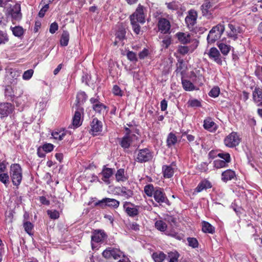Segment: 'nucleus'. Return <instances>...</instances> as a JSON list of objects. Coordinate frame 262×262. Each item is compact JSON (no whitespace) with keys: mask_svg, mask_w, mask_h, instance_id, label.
Segmentation results:
<instances>
[{"mask_svg":"<svg viewBox=\"0 0 262 262\" xmlns=\"http://www.w3.org/2000/svg\"><path fill=\"white\" fill-rule=\"evenodd\" d=\"M129 19L134 32L136 34H139L141 29L139 23L143 24L145 23L143 7L141 5H139L135 12L130 15Z\"/></svg>","mask_w":262,"mask_h":262,"instance_id":"obj_1","label":"nucleus"},{"mask_svg":"<svg viewBox=\"0 0 262 262\" xmlns=\"http://www.w3.org/2000/svg\"><path fill=\"white\" fill-rule=\"evenodd\" d=\"M10 174L13 184L18 186L22 180V169L18 164H13L10 166Z\"/></svg>","mask_w":262,"mask_h":262,"instance_id":"obj_2","label":"nucleus"},{"mask_svg":"<svg viewBox=\"0 0 262 262\" xmlns=\"http://www.w3.org/2000/svg\"><path fill=\"white\" fill-rule=\"evenodd\" d=\"M225 31V26L221 24H219L214 26L208 35L207 40L209 43H214L215 41L219 39Z\"/></svg>","mask_w":262,"mask_h":262,"instance_id":"obj_3","label":"nucleus"},{"mask_svg":"<svg viewBox=\"0 0 262 262\" xmlns=\"http://www.w3.org/2000/svg\"><path fill=\"white\" fill-rule=\"evenodd\" d=\"M102 255L106 259L113 258L115 260H118L122 257H124L123 253L119 249L112 247H108L104 250L102 252Z\"/></svg>","mask_w":262,"mask_h":262,"instance_id":"obj_4","label":"nucleus"},{"mask_svg":"<svg viewBox=\"0 0 262 262\" xmlns=\"http://www.w3.org/2000/svg\"><path fill=\"white\" fill-rule=\"evenodd\" d=\"M136 152H137L136 160L138 162H146L152 158V152L148 148L136 150Z\"/></svg>","mask_w":262,"mask_h":262,"instance_id":"obj_5","label":"nucleus"},{"mask_svg":"<svg viewBox=\"0 0 262 262\" xmlns=\"http://www.w3.org/2000/svg\"><path fill=\"white\" fill-rule=\"evenodd\" d=\"M120 204L119 201L114 199L105 198L95 203L96 206H99L102 208L107 206L114 208H117Z\"/></svg>","mask_w":262,"mask_h":262,"instance_id":"obj_6","label":"nucleus"},{"mask_svg":"<svg viewBox=\"0 0 262 262\" xmlns=\"http://www.w3.org/2000/svg\"><path fill=\"white\" fill-rule=\"evenodd\" d=\"M153 196L155 201L160 205L163 203H165L168 206L170 205V202L166 196L162 188L157 187Z\"/></svg>","mask_w":262,"mask_h":262,"instance_id":"obj_7","label":"nucleus"},{"mask_svg":"<svg viewBox=\"0 0 262 262\" xmlns=\"http://www.w3.org/2000/svg\"><path fill=\"white\" fill-rule=\"evenodd\" d=\"M139 208L138 206L129 202H125L123 204L125 212L130 217H135L139 214Z\"/></svg>","mask_w":262,"mask_h":262,"instance_id":"obj_8","label":"nucleus"},{"mask_svg":"<svg viewBox=\"0 0 262 262\" xmlns=\"http://www.w3.org/2000/svg\"><path fill=\"white\" fill-rule=\"evenodd\" d=\"M240 139L235 132L231 133L224 139L225 145L229 147H233L238 145Z\"/></svg>","mask_w":262,"mask_h":262,"instance_id":"obj_9","label":"nucleus"},{"mask_svg":"<svg viewBox=\"0 0 262 262\" xmlns=\"http://www.w3.org/2000/svg\"><path fill=\"white\" fill-rule=\"evenodd\" d=\"M209 57L219 65L222 64V59L219 50L214 47L210 49L207 53Z\"/></svg>","mask_w":262,"mask_h":262,"instance_id":"obj_10","label":"nucleus"},{"mask_svg":"<svg viewBox=\"0 0 262 262\" xmlns=\"http://www.w3.org/2000/svg\"><path fill=\"white\" fill-rule=\"evenodd\" d=\"M7 11L13 19L18 20L21 18L22 14L20 12V4H16L12 8L8 9Z\"/></svg>","mask_w":262,"mask_h":262,"instance_id":"obj_11","label":"nucleus"},{"mask_svg":"<svg viewBox=\"0 0 262 262\" xmlns=\"http://www.w3.org/2000/svg\"><path fill=\"white\" fill-rule=\"evenodd\" d=\"M107 235L102 230H95L91 237L92 241L96 243L103 242L107 238Z\"/></svg>","mask_w":262,"mask_h":262,"instance_id":"obj_12","label":"nucleus"},{"mask_svg":"<svg viewBox=\"0 0 262 262\" xmlns=\"http://www.w3.org/2000/svg\"><path fill=\"white\" fill-rule=\"evenodd\" d=\"M138 137L135 134L125 135L120 142L121 146L124 148H128L133 141L137 140Z\"/></svg>","mask_w":262,"mask_h":262,"instance_id":"obj_13","label":"nucleus"},{"mask_svg":"<svg viewBox=\"0 0 262 262\" xmlns=\"http://www.w3.org/2000/svg\"><path fill=\"white\" fill-rule=\"evenodd\" d=\"M102 130V123L97 118H95L91 123L90 133L93 135H96L97 133L101 132Z\"/></svg>","mask_w":262,"mask_h":262,"instance_id":"obj_14","label":"nucleus"},{"mask_svg":"<svg viewBox=\"0 0 262 262\" xmlns=\"http://www.w3.org/2000/svg\"><path fill=\"white\" fill-rule=\"evenodd\" d=\"M13 106L10 103H3L0 104L1 118L7 117L12 112Z\"/></svg>","mask_w":262,"mask_h":262,"instance_id":"obj_15","label":"nucleus"},{"mask_svg":"<svg viewBox=\"0 0 262 262\" xmlns=\"http://www.w3.org/2000/svg\"><path fill=\"white\" fill-rule=\"evenodd\" d=\"M170 24L169 20L166 18H161L158 22V28L161 32L167 33L170 29Z\"/></svg>","mask_w":262,"mask_h":262,"instance_id":"obj_16","label":"nucleus"},{"mask_svg":"<svg viewBox=\"0 0 262 262\" xmlns=\"http://www.w3.org/2000/svg\"><path fill=\"white\" fill-rule=\"evenodd\" d=\"M196 13L194 12L190 11L189 15L185 18V22L188 28H192L196 23Z\"/></svg>","mask_w":262,"mask_h":262,"instance_id":"obj_17","label":"nucleus"},{"mask_svg":"<svg viewBox=\"0 0 262 262\" xmlns=\"http://www.w3.org/2000/svg\"><path fill=\"white\" fill-rule=\"evenodd\" d=\"M212 187L211 183L206 180L202 181L195 188V191L198 192H201L204 189L210 188Z\"/></svg>","mask_w":262,"mask_h":262,"instance_id":"obj_18","label":"nucleus"},{"mask_svg":"<svg viewBox=\"0 0 262 262\" xmlns=\"http://www.w3.org/2000/svg\"><path fill=\"white\" fill-rule=\"evenodd\" d=\"M177 36L178 40L181 43L186 44L190 42V35L189 34H186L183 32H179L177 33Z\"/></svg>","mask_w":262,"mask_h":262,"instance_id":"obj_19","label":"nucleus"},{"mask_svg":"<svg viewBox=\"0 0 262 262\" xmlns=\"http://www.w3.org/2000/svg\"><path fill=\"white\" fill-rule=\"evenodd\" d=\"M113 169L107 168L105 166H104L101 172V174L103 176L102 180L103 181H106V180L108 179L113 175Z\"/></svg>","mask_w":262,"mask_h":262,"instance_id":"obj_20","label":"nucleus"},{"mask_svg":"<svg viewBox=\"0 0 262 262\" xmlns=\"http://www.w3.org/2000/svg\"><path fill=\"white\" fill-rule=\"evenodd\" d=\"M235 176V172L231 169H228L222 173V180L227 182L232 180Z\"/></svg>","mask_w":262,"mask_h":262,"instance_id":"obj_21","label":"nucleus"},{"mask_svg":"<svg viewBox=\"0 0 262 262\" xmlns=\"http://www.w3.org/2000/svg\"><path fill=\"white\" fill-rule=\"evenodd\" d=\"M163 175L165 178H170L173 175L174 170L170 165H164L162 167Z\"/></svg>","mask_w":262,"mask_h":262,"instance_id":"obj_22","label":"nucleus"},{"mask_svg":"<svg viewBox=\"0 0 262 262\" xmlns=\"http://www.w3.org/2000/svg\"><path fill=\"white\" fill-rule=\"evenodd\" d=\"M253 98L256 103H259L262 101V90L259 88H256L253 92Z\"/></svg>","mask_w":262,"mask_h":262,"instance_id":"obj_23","label":"nucleus"},{"mask_svg":"<svg viewBox=\"0 0 262 262\" xmlns=\"http://www.w3.org/2000/svg\"><path fill=\"white\" fill-rule=\"evenodd\" d=\"M87 99V96L85 92H80L78 93L76 97V106H79L83 104Z\"/></svg>","mask_w":262,"mask_h":262,"instance_id":"obj_24","label":"nucleus"},{"mask_svg":"<svg viewBox=\"0 0 262 262\" xmlns=\"http://www.w3.org/2000/svg\"><path fill=\"white\" fill-rule=\"evenodd\" d=\"M124 172V169L123 168H120L117 171L115 174L117 181L124 182L127 179V178L125 176Z\"/></svg>","mask_w":262,"mask_h":262,"instance_id":"obj_25","label":"nucleus"},{"mask_svg":"<svg viewBox=\"0 0 262 262\" xmlns=\"http://www.w3.org/2000/svg\"><path fill=\"white\" fill-rule=\"evenodd\" d=\"M92 108L94 111L99 114H104L105 111L107 108L106 106L101 102H99L92 106Z\"/></svg>","mask_w":262,"mask_h":262,"instance_id":"obj_26","label":"nucleus"},{"mask_svg":"<svg viewBox=\"0 0 262 262\" xmlns=\"http://www.w3.org/2000/svg\"><path fill=\"white\" fill-rule=\"evenodd\" d=\"M70 35L67 31H63L60 40V45L62 46H67L69 41Z\"/></svg>","mask_w":262,"mask_h":262,"instance_id":"obj_27","label":"nucleus"},{"mask_svg":"<svg viewBox=\"0 0 262 262\" xmlns=\"http://www.w3.org/2000/svg\"><path fill=\"white\" fill-rule=\"evenodd\" d=\"M152 257L155 262H162L166 258V255L162 252H154L152 255Z\"/></svg>","mask_w":262,"mask_h":262,"instance_id":"obj_28","label":"nucleus"},{"mask_svg":"<svg viewBox=\"0 0 262 262\" xmlns=\"http://www.w3.org/2000/svg\"><path fill=\"white\" fill-rule=\"evenodd\" d=\"M120 195L124 196L126 199L131 198L134 193L133 191L130 189H127L125 187H122L120 188Z\"/></svg>","mask_w":262,"mask_h":262,"instance_id":"obj_29","label":"nucleus"},{"mask_svg":"<svg viewBox=\"0 0 262 262\" xmlns=\"http://www.w3.org/2000/svg\"><path fill=\"white\" fill-rule=\"evenodd\" d=\"M202 231L205 233H213L214 232V227L208 222H202Z\"/></svg>","mask_w":262,"mask_h":262,"instance_id":"obj_30","label":"nucleus"},{"mask_svg":"<svg viewBox=\"0 0 262 262\" xmlns=\"http://www.w3.org/2000/svg\"><path fill=\"white\" fill-rule=\"evenodd\" d=\"M179 256L180 254L177 251H170L168 253L167 259L169 262H178Z\"/></svg>","mask_w":262,"mask_h":262,"instance_id":"obj_31","label":"nucleus"},{"mask_svg":"<svg viewBox=\"0 0 262 262\" xmlns=\"http://www.w3.org/2000/svg\"><path fill=\"white\" fill-rule=\"evenodd\" d=\"M166 142L167 145L168 147L174 145L177 142V138L175 134L172 133H169L168 135Z\"/></svg>","mask_w":262,"mask_h":262,"instance_id":"obj_32","label":"nucleus"},{"mask_svg":"<svg viewBox=\"0 0 262 262\" xmlns=\"http://www.w3.org/2000/svg\"><path fill=\"white\" fill-rule=\"evenodd\" d=\"M182 83L183 87L185 91H191L194 90V85L189 80L182 79Z\"/></svg>","mask_w":262,"mask_h":262,"instance_id":"obj_33","label":"nucleus"},{"mask_svg":"<svg viewBox=\"0 0 262 262\" xmlns=\"http://www.w3.org/2000/svg\"><path fill=\"white\" fill-rule=\"evenodd\" d=\"M156 188L157 187L155 188L152 184H148L144 187V191L147 196L150 197L154 195Z\"/></svg>","mask_w":262,"mask_h":262,"instance_id":"obj_34","label":"nucleus"},{"mask_svg":"<svg viewBox=\"0 0 262 262\" xmlns=\"http://www.w3.org/2000/svg\"><path fill=\"white\" fill-rule=\"evenodd\" d=\"M218 47L222 53L224 55H227L230 50V46L224 43H219Z\"/></svg>","mask_w":262,"mask_h":262,"instance_id":"obj_35","label":"nucleus"},{"mask_svg":"<svg viewBox=\"0 0 262 262\" xmlns=\"http://www.w3.org/2000/svg\"><path fill=\"white\" fill-rule=\"evenodd\" d=\"M5 95L8 100H13L15 95L11 87L8 86L6 88Z\"/></svg>","mask_w":262,"mask_h":262,"instance_id":"obj_36","label":"nucleus"},{"mask_svg":"<svg viewBox=\"0 0 262 262\" xmlns=\"http://www.w3.org/2000/svg\"><path fill=\"white\" fill-rule=\"evenodd\" d=\"M80 118H81L80 113L78 111H76L75 113L73 119V125L75 127H77L80 125Z\"/></svg>","mask_w":262,"mask_h":262,"instance_id":"obj_37","label":"nucleus"},{"mask_svg":"<svg viewBox=\"0 0 262 262\" xmlns=\"http://www.w3.org/2000/svg\"><path fill=\"white\" fill-rule=\"evenodd\" d=\"M126 31L125 29L121 26L118 29V31L116 33V37L119 40H122L125 38Z\"/></svg>","mask_w":262,"mask_h":262,"instance_id":"obj_38","label":"nucleus"},{"mask_svg":"<svg viewBox=\"0 0 262 262\" xmlns=\"http://www.w3.org/2000/svg\"><path fill=\"white\" fill-rule=\"evenodd\" d=\"M155 227L158 230L161 231H164L167 228V225L163 221L159 220L155 223Z\"/></svg>","mask_w":262,"mask_h":262,"instance_id":"obj_39","label":"nucleus"},{"mask_svg":"<svg viewBox=\"0 0 262 262\" xmlns=\"http://www.w3.org/2000/svg\"><path fill=\"white\" fill-rule=\"evenodd\" d=\"M13 34L14 36L17 37L21 36L24 33V30L22 27L16 26L12 29Z\"/></svg>","mask_w":262,"mask_h":262,"instance_id":"obj_40","label":"nucleus"},{"mask_svg":"<svg viewBox=\"0 0 262 262\" xmlns=\"http://www.w3.org/2000/svg\"><path fill=\"white\" fill-rule=\"evenodd\" d=\"M220 93V88L218 86L213 87L209 92V95L212 97H217Z\"/></svg>","mask_w":262,"mask_h":262,"instance_id":"obj_41","label":"nucleus"},{"mask_svg":"<svg viewBox=\"0 0 262 262\" xmlns=\"http://www.w3.org/2000/svg\"><path fill=\"white\" fill-rule=\"evenodd\" d=\"M33 225L30 222H26L24 223V228L25 231L28 233L29 235H31V231L33 229Z\"/></svg>","mask_w":262,"mask_h":262,"instance_id":"obj_42","label":"nucleus"},{"mask_svg":"<svg viewBox=\"0 0 262 262\" xmlns=\"http://www.w3.org/2000/svg\"><path fill=\"white\" fill-rule=\"evenodd\" d=\"M185 68V65L184 63V61L183 59H179L178 60V62L177 64V72H180L181 74L183 73V70H184Z\"/></svg>","mask_w":262,"mask_h":262,"instance_id":"obj_43","label":"nucleus"},{"mask_svg":"<svg viewBox=\"0 0 262 262\" xmlns=\"http://www.w3.org/2000/svg\"><path fill=\"white\" fill-rule=\"evenodd\" d=\"M214 125H215L214 122L210 120H205L204 121V127L206 129L211 130Z\"/></svg>","mask_w":262,"mask_h":262,"instance_id":"obj_44","label":"nucleus"},{"mask_svg":"<svg viewBox=\"0 0 262 262\" xmlns=\"http://www.w3.org/2000/svg\"><path fill=\"white\" fill-rule=\"evenodd\" d=\"M52 136L55 139H58L59 140H62L65 136V134L62 132H53L52 133Z\"/></svg>","mask_w":262,"mask_h":262,"instance_id":"obj_45","label":"nucleus"},{"mask_svg":"<svg viewBox=\"0 0 262 262\" xmlns=\"http://www.w3.org/2000/svg\"><path fill=\"white\" fill-rule=\"evenodd\" d=\"M48 215L52 219H57L59 217V213L58 211L55 210H49L47 211Z\"/></svg>","mask_w":262,"mask_h":262,"instance_id":"obj_46","label":"nucleus"},{"mask_svg":"<svg viewBox=\"0 0 262 262\" xmlns=\"http://www.w3.org/2000/svg\"><path fill=\"white\" fill-rule=\"evenodd\" d=\"M187 242L188 243L189 246L192 247L193 248L198 247L199 243L197 239L195 238L188 237L187 238Z\"/></svg>","mask_w":262,"mask_h":262,"instance_id":"obj_47","label":"nucleus"},{"mask_svg":"<svg viewBox=\"0 0 262 262\" xmlns=\"http://www.w3.org/2000/svg\"><path fill=\"white\" fill-rule=\"evenodd\" d=\"M214 167L216 168L224 167L226 165V162L222 160H216L214 161Z\"/></svg>","mask_w":262,"mask_h":262,"instance_id":"obj_48","label":"nucleus"},{"mask_svg":"<svg viewBox=\"0 0 262 262\" xmlns=\"http://www.w3.org/2000/svg\"><path fill=\"white\" fill-rule=\"evenodd\" d=\"M42 149L47 152H51L53 150L54 145L51 143H46L41 146Z\"/></svg>","mask_w":262,"mask_h":262,"instance_id":"obj_49","label":"nucleus"},{"mask_svg":"<svg viewBox=\"0 0 262 262\" xmlns=\"http://www.w3.org/2000/svg\"><path fill=\"white\" fill-rule=\"evenodd\" d=\"M9 38L7 33L5 32L1 31L0 32V44L5 43L8 41Z\"/></svg>","mask_w":262,"mask_h":262,"instance_id":"obj_50","label":"nucleus"},{"mask_svg":"<svg viewBox=\"0 0 262 262\" xmlns=\"http://www.w3.org/2000/svg\"><path fill=\"white\" fill-rule=\"evenodd\" d=\"M9 177L7 173H0V181L4 184H7L9 182Z\"/></svg>","mask_w":262,"mask_h":262,"instance_id":"obj_51","label":"nucleus"},{"mask_svg":"<svg viewBox=\"0 0 262 262\" xmlns=\"http://www.w3.org/2000/svg\"><path fill=\"white\" fill-rule=\"evenodd\" d=\"M162 46L165 48H167L171 43V37L166 36L162 40Z\"/></svg>","mask_w":262,"mask_h":262,"instance_id":"obj_52","label":"nucleus"},{"mask_svg":"<svg viewBox=\"0 0 262 262\" xmlns=\"http://www.w3.org/2000/svg\"><path fill=\"white\" fill-rule=\"evenodd\" d=\"M33 74V70L32 69L28 70L24 73L23 75V79L25 80H29L31 78Z\"/></svg>","mask_w":262,"mask_h":262,"instance_id":"obj_53","label":"nucleus"},{"mask_svg":"<svg viewBox=\"0 0 262 262\" xmlns=\"http://www.w3.org/2000/svg\"><path fill=\"white\" fill-rule=\"evenodd\" d=\"M218 157L224 159L225 162L228 163L230 161V156L228 153H220L218 154Z\"/></svg>","mask_w":262,"mask_h":262,"instance_id":"obj_54","label":"nucleus"},{"mask_svg":"<svg viewBox=\"0 0 262 262\" xmlns=\"http://www.w3.org/2000/svg\"><path fill=\"white\" fill-rule=\"evenodd\" d=\"M127 58L132 61H137L136 54L133 51H128L127 53Z\"/></svg>","mask_w":262,"mask_h":262,"instance_id":"obj_55","label":"nucleus"},{"mask_svg":"<svg viewBox=\"0 0 262 262\" xmlns=\"http://www.w3.org/2000/svg\"><path fill=\"white\" fill-rule=\"evenodd\" d=\"M228 27L230 28V31L234 33L238 34L241 33V29L239 27H235L231 24L228 25Z\"/></svg>","mask_w":262,"mask_h":262,"instance_id":"obj_56","label":"nucleus"},{"mask_svg":"<svg viewBox=\"0 0 262 262\" xmlns=\"http://www.w3.org/2000/svg\"><path fill=\"white\" fill-rule=\"evenodd\" d=\"M49 8V4L45 5L39 11L38 13V16L40 17H43L45 14V13L47 11Z\"/></svg>","mask_w":262,"mask_h":262,"instance_id":"obj_57","label":"nucleus"},{"mask_svg":"<svg viewBox=\"0 0 262 262\" xmlns=\"http://www.w3.org/2000/svg\"><path fill=\"white\" fill-rule=\"evenodd\" d=\"M189 48L187 46H180L178 48V52L180 54L185 55L188 53Z\"/></svg>","mask_w":262,"mask_h":262,"instance_id":"obj_58","label":"nucleus"},{"mask_svg":"<svg viewBox=\"0 0 262 262\" xmlns=\"http://www.w3.org/2000/svg\"><path fill=\"white\" fill-rule=\"evenodd\" d=\"M58 26L57 23L54 22L52 23L50 27V32L52 34H54L58 30Z\"/></svg>","mask_w":262,"mask_h":262,"instance_id":"obj_59","label":"nucleus"},{"mask_svg":"<svg viewBox=\"0 0 262 262\" xmlns=\"http://www.w3.org/2000/svg\"><path fill=\"white\" fill-rule=\"evenodd\" d=\"M166 5H167V8L170 10H177L178 8V5L174 2L166 3Z\"/></svg>","mask_w":262,"mask_h":262,"instance_id":"obj_60","label":"nucleus"},{"mask_svg":"<svg viewBox=\"0 0 262 262\" xmlns=\"http://www.w3.org/2000/svg\"><path fill=\"white\" fill-rule=\"evenodd\" d=\"M113 92L115 95L117 96H121V91L120 89V88L117 85H115L114 86L113 89Z\"/></svg>","mask_w":262,"mask_h":262,"instance_id":"obj_61","label":"nucleus"},{"mask_svg":"<svg viewBox=\"0 0 262 262\" xmlns=\"http://www.w3.org/2000/svg\"><path fill=\"white\" fill-rule=\"evenodd\" d=\"M148 55V50L146 49H144L139 54V57L140 59H144L145 57L147 56Z\"/></svg>","mask_w":262,"mask_h":262,"instance_id":"obj_62","label":"nucleus"},{"mask_svg":"<svg viewBox=\"0 0 262 262\" xmlns=\"http://www.w3.org/2000/svg\"><path fill=\"white\" fill-rule=\"evenodd\" d=\"M190 105L192 107H199L201 106V102L196 99H194L190 102Z\"/></svg>","mask_w":262,"mask_h":262,"instance_id":"obj_63","label":"nucleus"},{"mask_svg":"<svg viewBox=\"0 0 262 262\" xmlns=\"http://www.w3.org/2000/svg\"><path fill=\"white\" fill-rule=\"evenodd\" d=\"M198 168L202 171H206L208 169L207 164L206 163L203 162L198 165Z\"/></svg>","mask_w":262,"mask_h":262,"instance_id":"obj_64","label":"nucleus"}]
</instances>
